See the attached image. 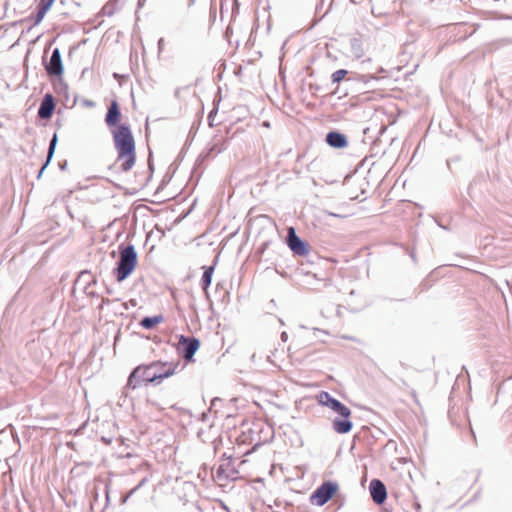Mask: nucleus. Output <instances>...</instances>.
<instances>
[{"instance_id":"34","label":"nucleus","mask_w":512,"mask_h":512,"mask_svg":"<svg viewBox=\"0 0 512 512\" xmlns=\"http://www.w3.org/2000/svg\"><path fill=\"white\" fill-rule=\"evenodd\" d=\"M280 338L283 342H286L288 340V334L286 331H283L280 335Z\"/></svg>"},{"instance_id":"28","label":"nucleus","mask_w":512,"mask_h":512,"mask_svg":"<svg viewBox=\"0 0 512 512\" xmlns=\"http://www.w3.org/2000/svg\"><path fill=\"white\" fill-rule=\"evenodd\" d=\"M84 293L89 296V297H94V298H98L99 295L98 293H96L95 291L93 290H90V288L87 290V291H84Z\"/></svg>"},{"instance_id":"22","label":"nucleus","mask_w":512,"mask_h":512,"mask_svg":"<svg viewBox=\"0 0 512 512\" xmlns=\"http://www.w3.org/2000/svg\"><path fill=\"white\" fill-rule=\"evenodd\" d=\"M487 174L485 173H479L474 179L470 182L468 186V192L470 191L481 181H486Z\"/></svg>"},{"instance_id":"26","label":"nucleus","mask_w":512,"mask_h":512,"mask_svg":"<svg viewBox=\"0 0 512 512\" xmlns=\"http://www.w3.org/2000/svg\"><path fill=\"white\" fill-rule=\"evenodd\" d=\"M136 493V489H131L128 493L122 494L120 498V503L122 505L126 504L128 499Z\"/></svg>"},{"instance_id":"10","label":"nucleus","mask_w":512,"mask_h":512,"mask_svg":"<svg viewBox=\"0 0 512 512\" xmlns=\"http://www.w3.org/2000/svg\"><path fill=\"white\" fill-rule=\"evenodd\" d=\"M55 111V99L51 93H46L41 99L37 116L42 120H50Z\"/></svg>"},{"instance_id":"9","label":"nucleus","mask_w":512,"mask_h":512,"mask_svg":"<svg viewBox=\"0 0 512 512\" xmlns=\"http://www.w3.org/2000/svg\"><path fill=\"white\" fill-rule=\"evenodd\" d=\"M371 499L377 505H382L387 500V489L383 481L374 478L369 483Z\"/></svg>"},{"instance_id":"6","label":"nucleus","mask_w":512,"mask_h":512,"mask_svg":"<svg viewBox=\"0 0 512 512\" xmlns=\"http://www.w3.org/2000/svg\"><path fill=\"white\" fill-rule=\"evenodd\" d=\"M44 67L50 78H55L59 81L61 88H68L67 84L63 81L64 65L61 51L58 47L52 50L49 61L44 62Z\"/></svg>"},{"instance_id":"32","label":"nucleus","mask_w":512,"mask_h":512,"mask_svg":"<svg viewBox=\"0 0 512 512\" xmlns=\"http://www.w3.org/2000/svg\"><path fill=\"white\" fill-rule=\"evenodd\" d=\"M319 89L318 85L316 84H309V90L314 93L315 91H317Z\"/></svg>"},{"instance_id":"3","label":"nucleus","mask_w":512,"mask_h":512,"mask_svg":"<svg viewBox=\"0 0 512 512\" xmlns=\"http://www.w3.org/2000/svg\"><path fill=\"white\" fill-rule=\"evenodd\" d=\"M317 400L320 405L328 407L338 414V416L332 421V427L335 432L339 434H347L352 430L353 423L350 420L351 410L348 406L334 398L327 391H321L317 395Z\"/></svg>"},{"instance_id":"16","label":"nucleus","mask_w":512,"mask_h":512,"mask_svg":"<svg viewBox=\"0 0 512 512\" xmlns=\"http://www.w3.org/2000/svg\"><path fill=\"white\" fill-rule=\"evenodd\" d=\"M57 143H58V136H57V133H54L49 142L47 156H46V160L44 162V168H47L48 165L50 164L51 160L53 159Z\"/></svg>"},{"instance_id":"18","label":"nucleus","mask_w":512,"mask_h":512,"mask_svg":"<svg viewBox=\"0 0 512 512\" xmlns=\"http://www.w3.org/2000/svg\"><path fill=\"white\" fill-rule=\"evenodd\" d=\"M118 1L119 0H110V1H108L102 7V9H101L102 15L108 16V17L113 16L117 12V10L119 9L118 8Z\"/></svg>"},{"instance_id":"44","label":"nucleus","mask_w":512,"mask_h":512,"mask_svg":"<svg viewBox=\"0 0 512 512\" xmlns=\"http://www.w3.org/2000/svg\"><path fill=\"white\" fill-rule=\"evenodd\" d=\"M263 125H264V126H266V127H269V126H270L269 122H267V121H265V122L263 123Z\"/></svg>"},{"instance_id":"36","label":"nucleus","mask_w":512,"mask_h":512,"mask_svg":"<svg viewBox=\"0 0 512 512\" xmlns=\"http://www.w3.org/2000/svg\"><path fill=\"white\" fill-rule=\"evenodd\" d=\"M45 169H46V168H44V164H43V165H42V167L40 168L39 172H38V175H37V178H38V179H39V178H41V176H42V174H43V172H44V170H45Z\"/></svg>"},{"instance_id":"15","label":"nucleus","mask_w":512,"mask_h":512,"mask_svg":"<svg viewBox=\"0 0 512 512\" xmlns=\"http://www.w3.org/2000/svg\"><path fill=\"white\" fill-rule=\"evenodd\" d=\"M164 321V317L162 314H157L153 316H145L140 320V326L144 329L151 330L156 327L158 324Z\"/></svg>"},{"instance_id":"12","label":"nucleus","mask_w":512,"mask_h":512,"mask_svg":"<svg viewBox=\"0 0 512 512\" xmlns=\"http://www.w3.org/2000/svg\"><path fill=\"white\" fill-rule=\"evenodd\" d=\"M325 141L334 149H343L349 144L347 136L338 130L329 131L325 136Z\"/></svg>"},{"instance_id":"46","label":"nucleus","mask_w":512,"mask_h":512,"mask_svg":"<svg viewBox=\"0 0 512 512\" xmlns=\"http://www.w3.org/2000/svg\"><path fill=\"white\" fill-rule=\"evenodd\" d=\"M194 2H195V0H190V2H189V6L193 5V4H194Z\"/></svg>"},{"instance_id":"20","label":"nucleus","mask_w":512,"mask_h":512,"mask_svg":"<svg viewBox=\"0 0 512 512\" xmlns=\"http://www.w3.org/2000/svg\"><path fill=\"white\" fill-rule=\"evenodd\" d=\"M231 475L229 474H226V469L224 468V465H219V467L217 468V478L218 479H223V478H236V476H234L235 474H237V471H235L234 469L231 470Z\"/></svg>"},{"instance_id":"19","label":"nucleus","mask_w":512,"mask_h":512,"mask_svg":"<svg viewBox=\"0 0 512 512\" xmlns=\"http://www.w3.org/2000/svg\"><path fill=\"white\" fill-rule=\"evenodd\" d=\"M348 70L346 69H339L332 73L331 75V81L333 84H339L342 80L345 79V77L348 75Z\"/></svg>"},{"instance_id":"24","label":"nucleus","mask_w":512,"mask_h":512,"mask_svg":"<svg viewBox=\"0 0 512 512\" xmlns=\"http://www.w3.org/2000/svg\"><path fill=\"white\" fill-rule=\"evenodd\" d=\"M52 5H53L52 0H40L37 7L40 8L41 10H45L46 12H48L50 10V8L52 7Z\"/></svg>"},{"instance_id":"29","label":"nucleus","mask_w":512,"mask_h":512,"mask_svg":"<svg viewBox=\"0 0 512 512\" xmlns=\"http://www.w3.org/2000/svg\"><path fill=\"white\" fill-rule=\"evenodd\" d=\"M460 159H461V158H460V156H456V157H453V158L448 159V160L446 161L448 168L450 169V166H451V162H452V161H460Z\"/></svg>"},{"instance_id":"23","label":"nucleus","mask_w":512,"mask_h":512,"mask_svg":"<svg viewBox=\"0 0 512 512\" xmlns=\"http://www.w3.org/2000/svg\"><path fill=\"white\" fill-rule=\"evenodd\" d=\"M46 13L47 12L45 10H41L40 8L37 7V13L34 16L33 26L39 25L44 19Z\"/></svg>"},{"instance_id":"30","label":"nucleus","mask_w":512,"mask_h":512,"mask_svg":"<svg viewBox=\"0 0 512 512\" xmlns=\"http://www.w3.org/2000/svg\"><path fill=\"white\" fill-rule=\"evenodd\" d=\"M148 166H149V169H150V175H149V177L147 178V181H149V180L151 179V177H152V173H153V171H154V166H153V163H152V161H151V160L149 161Z\"/></svg>"},{"instance_id":"33","label":"nucleus","mask_w":512,"mask_h":512,"mask_svg":"<svg viewBox=\"0 0 512 512\" xmlns=\"http://www.w3.org/2000/svg\"><path fill=\"white\" fill-rule=\"evenodd\" d=\"M83 104L87 107H94L95 105L93 101L87 99L83 101Z\"/></svg>"},{"instance_id":"49","label":"nucleus","mask_w":512,"mask_h":512,"mask_svg":"<svg viewBox=\"0 0 512 512\" xmlns=\"http://www.w3.org/2000/svg\"><path fill=\"white\" fill-rule=\"evenodd\" d=\"M267 244H268L267 242L263 244V249L266 248Z\"/></svg>"},{"instance_id":"27","label":"nucleus","mask_w":512,"mask_h":512,"mask_svg":"<svg viewBox=\"0 0 512 512\" xmlns=\"http://www.w3.org/2000/svg\"><path fill=\"white\" fill-rule=\"evenodd\" d=\"M147 481H148L147 477L142 478L133 489H136V492H137L142 486H144L147 483Z\"/></svg>"},{"instance_id":"4","label":"nucleus","mask_w":512,"mask_h":512,"mask_svg":"<svg viewBox=\"0 0 512 512\" xmlns=\"http://www.w3.org/2000/svg\"><path fill=\"white\" fill-rule=\"evenodd\" d=\"M138 263V255L133 244L119 245V259L113 269V275L117 282L126 280L135 270Z\"/></svg>"},{"instance_id":"1","label":"nucleus","mask_w":512,"mask_h":512,"mask_svg":"<svg viewBox=\"0 0 512 512\" xmlns=\"http://www.w3.org/2000/svg\"><path fill=\"white\" fill-rule=\"evenodd\" d=\"M179 365V362L157 360L136 366L130 372L122 394L127 398L129 390H135L149 384L159 385L164 379L173 376Z\"/></svg>"},{"instance_id":"35","label":"nucleus","mask_w":512,"mask_h":512,"mask_svg":"<svg viewBox=\"0 0 512 512\" xmlns=\"http://www.w3.org/2000/svg\"><path fill=\"white\" fill-rule=\"evenodd\" d=\"M108 303H110V300H109V299H107V298H106V299H105V298H103V299H102V303L99 305V308H100V309H102V308H103V306H104V304H108Z\"/></svg>"},{"instance_id":"40","label":"nucleus","mask_w":512,"mask_h":512,"mask_svg":"<svg viewBox=\"0 0 512 512\" xmlns=\"http://www.w3.org/2000/svg\"><path fill=\"white\" fill-rule=\"evenodd\" d=\"M415 508H416V510H417V511H419V510L421 509L420 504H419V503H416V504H415Z\"/></svg>"},{"instance_id":"45","label":"nucleus","mask_w":512,"mask_h":512,"mask_svg":"<svg viewBox=\"0 0 512 512\" xmlns=\"http://www.w3.org/2000/svg\"><path fill=\"white\" fill-rule=\"evenodd\" d=\"M106 292H107L108 294H112V290H111V289H109V288H107V289H106Z\"/></svg>"},{"instance_id":"39","label":"nucleus","mask_w":512,"mask_h":512,"mask_svg":"<svg viewBox=\"0 0 512 512\" xmlns=\"http://www.w3.org/2000/svg\"><path fill=\"white\" fill-rule=\"evenodd\" d=\"M385 72H386V70L384 68H382V67H380L379 70H378V73H385Z\"/></svg>"},{"instance_id":"21","label":"nucleus","mask_w":512,"mask_h":512,"mask_svg":"<svg viewBox=\"0 0 512 512\" xmlns=\"http://www.w3.org/2000/svg\"><path fill=\"white\" fill-rule=\"evenodd\" d=\"M357 79L367 85L372 81L380 80L381 77L377 76L376 74H361Z\"/></svg>"},{"instance_id":"38","label":"nucleus","mask_w":512,"mask_h":512,"mask_svg":"<svg viewBox=\"0 0 512 512\" xmlns=\"http://www.w3.org/2000/svg\"><path fill=\"white\" fill-rule=\"evenodd\" d=\"M146 0H138L137 6L138 8H141L145 4Z\"/></svg>"},{"instance_id":"25","label":"nucleus","mask_w":512,"mask_h":512,"mask_svg":"<svg viewBox=\"0 0 512 512\" xmlns=\"http://www.w3.org/2000/svg\"><path fill=\"white\" fill-rule=\"evenodd\" d=\"M218 112V105H216L208 114L207 120L210 127H214V118Z\"/></svg>"},{"instance_id":"47","label":"nucleus","mask_w":512,"mask_h":512,"mask_svg":"<svg viewBox=\"0 0 512 512\" xmlns=\"http://www.w3.org/2000/svg\"><path fill=\"white\" fill-rule=\"evenodd\" d=\"M438 225H439V227H440V228H442V229H445V230L447 229L445 226H443V225H441V224H438Z\"/></svg>"},{"instance_id":"7","label":"nucleus","mask_w":512,"mask_h":512,"mask_svg":"<svg viewBox=\"0 0 512 512\" xmlns=\"http://www.w3.org/2000/svg\"><path fill=\"white\" fill-rule=\"evenodd\" d=\"M179 344V352L186 360H194V355L200 348V340L193 336L180 334L177 336Z\"/></svg>"},{"instance_id":"37","label":"nucleus","mask_w":512,"mask_h":512,"mask_svg":"<svg viewBox=\"0 0 512 512\" xmlns=\"http://www.w3.org/2000/svg\"><path fill=\"white\" fill-rule=\"evenodd\" d=\"M59 167H60V169H61V170H65V169H66V167H67V161H64V162H62V163H59Z\"/></svg>"},{"instance_id":"5","label":"nucleus","mask_w":512,"mask_h":512,"mask_svg":"<svg viewBox=\"0 0 512 512\" xmlns=\"http://www.w3.org/2000/svg\"><path fill=\"white\" fill-rule=\"evenodd\" d=\"M339 485L336 481H323L310 495V502L316 506H323L329 502L338 492Z\"/></svg>"},{"instance_id":"31","label":"nucleus","mask_w":512,"mask_h":512,"mask_svg":"<svg viewBox=\"0 0 512 512\" xmlns=\"http://www.w3.org/2000/svg\"><path fill=\"white\" fill-rule=\"evenodd\" d=\"M157 45H158V50H159V52H161V51H162V49H163V47H164V38H160V39L158 40Z\"/></svg>"},{"instance_id":"41","label":"nucleus","mask_w":512,"mask_h":512,"mask_svg":"<svg viewBox=\"0 0 512 512\" xmlns=\"http://www.w3.org/2000/svg\"><path fill=\"white\" fill-rule=\"evenodd\" d=\"M251 360H252L253 362H255V360H256V354H255V353L251 356Z\"/></svg>"},{"instance_id":"50","label":"nucleus","mask_w":512,"mask_h":512,"mask_svg":"<svg viewBox=\"0 0 512 512\" xmlns=\"http://www.w3.org/2000/svg\"><path fill=\"white\" fill-rule=\"evenodd\" d=\"M52 1L54 2L55 0H52Z\"/></svg>"},{"instance_id":"14","label":"nucleus","mask_w":512,"mask_h":512,"mask_svg":"<svg viewBox=\"0 0 512 512\" xmlns=\"http://www.w3.org/2000/svg\"><path fill=\"white\" fill-rule=\"evenodd\" d=\"M203 268H204V272L200 279V287L208 296V288L210 287L211 282H212V276L214 273L215 264L210 265V266H204Z\"/></svg>"},{"instance_id":"8","label":"nucleus","mask_w":512,"mask_h":512,"mask_svg":"<svg viewBox=\"0 0 512 512\" xmlns=\"http://www.w3.org/2000/svg\"><path fill=\"white\" fill-rule=\"evenodd\" d=\"M287 245L293 254L297 256H306L310 252V245L296 234L293 227L288 228Z\"/></svg>"},{"instance_id":"13","label":"nucleus","mask_w":512,"mask_h":512,"mask_svg":"<svg viewBox=\"0 0 512 512\" xmlns=\"http://www.w3.org/2000/svg\"><path fill=\"white\" fill-rule=\"evenodd\" d=\"M97 283L96 278L92 275L89 270L81 271L74 281L73 293L76 289L81 288L83 291H87L92 285Z\"/></svg>"},{"instance_id":"11","label":"nucleus","mask_w":512,"mask_h":512,"mask_svg":"<svg viewBox=\"0 0 512 512\" xmlns=\"http://www.w3.org/2000/svg\"><path fill=\"white\" fill-rule=\"evenodd\" d=\"M122 118V112L120 106L116 100H112L110 105L108 106L106 115H105V123L109 128L116 129L118 125H120V121Z\"/></svg>"},{"instance_id":"42","label":"nucleus","mask_w":512,"mask_h":512,"mask_svg":"<svg viewBox=\"0 0 512 512\" xmlns=\"http://www.w3.org/2000/svg\"><path fill=\"white\" fill-rule=\"evenodd\" d=\"M115 167H116V163H114L113 165H110V166H109V170H112V169H114Z\"/></svg>"},{"instance_id":"43","label":"nucleus","mask_w":512,"mask_h":512,"mask_svg":"<svg viewBox=\"0 0 512 512\" xmlns=\"http://www.w3.org/2000/svg\"><path fill=\"white\" fill-rule=\"evenodd\" d=\"M106 499L109 500L108 487H106Z\"/></svg>"},{"instance_id":"51","label":"nucleus","mask_w":512,"mask_h":512,"mask_svg":"<svg viewBox=\"0 0 512 512\" xmlns=\"http://www.w3.org/2000/svg\"><path fill=\"white\" fill-rule=\"evenodd\" d=\"M3 430H1L0 432H2Z\"/></svg>"},{"instance_id":"17","label":"nucleus","mask_w":512,"mask_h":512,"mask_svg":"<svg viewBox=\"0 0 512 512\" xmlns=\"http://www.w3.org/2000/svg\"><path fill=\"white\" fill-rule=\"evenodd\" d=\"M350 50L354 57L361 58L364 54L362 41L358 38H352L350 40Z\"/></svg>"},{"instance_id":"48","label":"nucleus","mask_w":512,"mask_h":512,"mask_svg":"<svg viewBox=\"0 0 512 512\" xmlns=\"http://www.w3.org/2000/svg\"><path fill=\"white\" fill-rule=\"evenodd\" d=\"M279 322H280L281 325H284V322H283L282 319H279Z\"/></svg>"},{"instance_id":"2","label":"nucleus","mask_w":512,"mask_h":512,"mask_svg":"<svg viewBox=\"0 0 512 512\" xmlns=\"http://www.w3.org/2000/svg\"><path fill=\"white\" fill-rule=\"evenodd\" d=\"M114 146L117 152V162L122 172L130 171L136 162V145L130 125L122 123L111 130Z\"/></svg>"}]
</instances>
